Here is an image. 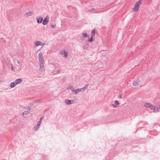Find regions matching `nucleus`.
Returning <instances> with one entry per match:
<instances>
[{
    "label": "nucleus",
    "instance_id": "nucleus-1",
    "mask_svg": "<svg viewBox=\"0 0 160 160\" xmlns=\"http://www.w3.org/2000/svg\"><path fill=\"white\" fill-rule=\"evenodd\" d=\"M143 106L146 108H149V109L153 110L154 112H158L160 108V105L158 104L154 106L152 103L149 102H146L143 104Z\"/></svg>",
    "mask_w": 160,
    "mask_h": 160
},
{
    "label": "nucleus",
    "instance_id": "nucleus-2",
    "mask_svg": "<svg viewBox=\"0 0 160 160\" xmlns=\"http://www.w3.org/2000/svg\"><path fill=\"white\" fill-rule=\"evenodd\" d=\"M142 0H139L136 2L132 8V11L134 12H137L139 11L140 6L142 3Z\"/></svg>",
    "mask_w": 160,
    "mask_h": 160
},
{
    "label": "nucleus",
    "instance_id": "nucleus-3",
    "mask_svg": "<svg viewBox=\"0 0 160 160\" xmlns=\"http://www.w3.org/2000/svg\"><path fill=\"white\" fill-rule=\"evenodd\" d=\"M88 86L87 85H86L84 86L83 88L80 89H78L76 90H73V93L76 94L77 93H79L80 92H83L86 89Z\"/></svg>",
    "mask_w": 160,
    "mask_h": 160
},
{
    "label": "nucleus",
    "instance_id": "nucleus-4",
    "mask_svg": "<svg viewBox=\"0 0 160 160\" xmlns=\"http://www.w3.org/2000/svg\"><path fill=\"white\" fill-rule=\"evenodd\" d=\"M140 83V80L139 78H138L134 80L133 82L132 85L135 86L139 85Z\"/></svg>",
    "mask_w": 160,
    "mask_h": 160
},
{
    "label": "nucleus",
    "instance_id": "nucleus-5",
    "mask_svg": "<svg viewBox=\"0 0 160 160\" xmlns=\"http://www.w3.org/2000/svg\"><path fill=\"white\" fill-rule=\"evenodd\" d=\"M38 58L39 62H44V60L43 59V54L42 52H40L38 55Z\"/></svg>",
    "mask_w": 160,
    "mask_h": 160
},
{
    "label": "nucleus",
    "instance_id": "nucleus-6",
    "mask_svg": "<svg viewBox=\"0 0 160 160\" xmlns=\"http://www.w3.org/2000/svg\"><path fill=\"white\" fill-rule=\"evenodd\" d=\"M120 104L119 102L117 100H115L112 104V106L114 108L117 107Z\"/></svg>",
    "mask_w": 160,
    "mask_h": 160
},
{
    "label": "nucleus",
    "instance_id": "nucleus-7",
    "mask_svg": "<svg viewBox=\"0 0 160 160\" xmlns=\"http://www.w3.org/2000/svg\"><path fill=\"white\" fill-rule=\"evenodd\" d=\"M49 21V17L47 16L46 18H44L43 22V25H46L48 22Z\"/></svg>",
    "mask_w": 160,
    "mask_h": 160
},
{
    "label": "nucleus",
    "instance_id": "nucleus-8",
    "mask_svg": "<svg viewBox=\"0 0 160 160\" xmlns=\"http://www.w3.org/2000/svg\"><path fill=\"white\" fill-rule=\"evenodd\" d=\"M44 44V43H43L42 42L38 41H37L35 42V45L37 46H38L39 45H42L43 46Z\"/></svg>",
    "mask_w": 160,
    "mask_h": 160
},
{
    "label": "nucleus",
    "instance_id": "nucleus-9",
    "mask_svg": "<svg viewBox=\"0 0 160 160\" xmlns=\"http://www.w3.org/2000/svg\"><path fill=\"white\" fill-rule=\"evenodd\" d=\"M42 20L43 18L41 17H38L37 18V22L38 23H41L42 22Z\"/></svg>",
    "mask_w": 160,
    "mask_h": 160
},
{
    "label": "nucleus",
    "instance_id": "nucleus-10",
    "mask_svg": "<svg viewBox=\"0 0 160 160\" xmlns=\"http://www.w3.org/2000/svg\"><path fill=\"white\" fill-rule=\"evenodd\" d=\"M40 67V69L42 71H43L44 69V62H39Z\"/></svg>",
    "mask_w": 160,
    "mask_h": 160
},
{
    "label": "nucleus",
    "instance_id": "nucleus-11",
    "mask_svg": "<svg viewBox=\"0 0 160 160\" xmlns=\"http://www.w3.org/2000/svg\"><path fill=\"white\" fill-rule=\"evenodd\" d=\"M60 53L62 54H64V56L67 58L68 57V53L67 52H65V51H62L60 52Z\"/></svg>",
    "mask_w": 160,
    "mask_h": 160
},
{
    "label": "nucleus",
    "instance_id": "nucleus-12",
    "mask_svg": "<svg viewBox=\"0 0 160 160\" xmlns=\"http://www.w3.org/2000/svg\"><path fill=\"white\" fill-rule=\"evenodd\" d=\"M22 81V80L21 79L19 78L16 79L15 81V82L17 85V84H19L21 83Z\"/></svg>",
    "mask_w": 160,
    "mask_h": 160
},
{
    "label": "nucleus",
    "instance_id": "nucleus-13",
    "mask_svg": "<svg viewBox=\"0 0 160 160\" xmlns=\"http://www.w3.org/2000/svg\"><path fill=\"white\" fill-rule=\"evenodd\" d=\"M16 85V84L15 82H14L11 83L10 86L11 88H12L15 87Z\"/></svg>",
    "mask_w": 160,
    "mask_h": 160
},
{
    "label": "nucleus",
    "instance_id": "nucleus-14",
    "mask_svg": "<svg viewBox=\"0 0 160 160\" xmlns=\"http://www.w3.org/2000/svg\"><path fill=\"white\" fill-rule=\"evenodd\" d=\"M96 31L95 29H93L92 32V36L94 37Z\"/></svg>",
    "mask_w": 160,
    "mask_h": 160
},
{
    "label": "nucleus",
    "instance_id": "nucleus-15",
    "mask_svg": "<svg viewBox=\"0 0 160 160\" xmlns=\"http://www.w3.org/2000/svg\"><path fill=\"white\" fill-rule=\"evenodd\" d=\"M94 40L93 37L92 36L91 38H89L88 41L89 42H92Z\"/></svg>",
    "mask_w": 160,
    "mask_h": 160
},
{
    "label": "nucleus",
    "instance_id": "nucleus-16",
    "mask_svg": "<svg viewBox=\"0 0 160 160\" xmlns=\"http://www.w3.org/2000/svg\"><path fill=\"white\" fill-rule=\"evenodd\" d=\"M65 103L67 104H70L71 103V101L69 100H66L65 101Z\"/></svg>",
    "mask_w": 160,
    "mask_h": 160
},
{
    "label": "nucleus",
    "instance_id": "nucleus-17",
    "mask_svg": "<svg viewBox=\"0 0 160 160\" xmlns=\"http://www.w3.org/2000/svg\"><path fill=\"white\" fill-rule=\"evenodd\" d=\"M83 36L85 38L89 37V36L87 34V33L85 32L83 33Z\"/></svg>",
    "mask_w": 160,
    "mask_h": 160
},
{
    "label": "nucleus",
    "instance_id": "nucleus-18",
    "mask_svg": "<svg viewBox=\"0 0 160 160\" xmlns=\"http://www.w3.org/2000/svg\"><path fill=\"white\" fill-rule=\"evenodd\" d=\"M29 112L28 111H25L23 112L22 113L23 115H27Z\"/></svg>",
    "mask_w": 160,
    "mask_h": 160
},
{
    "label": "nucleus",
    "instance_id": "nucleus-19",
    "mask_svg": "<svg viewBox=\"0 0 160 160\" xmlns=\"http://www.w3.org/2000/svg\"><path fill=\"white\" fill-rule=\"evenodd\" d=\"M117 98L119 99L121 98H122V94H119L118 96H117Z\"/></svg>",
    "mask_w": 160,
    "mask_h": 160
},
{
    "label": "nucleus",
    "instance_id": "nucleus-20",
    "mask_svg": "<svg viewBox=\"0 0 160 160\" xmlns=\"http://www.w3.org/2000/svg\"><path fill=\"white\" fill-rule=\"evenodd\" d=\"M39 128V126H38L37 125L34 128L36 130H37Z\"/></svg>",
    "mask_w": 160,
    "mask_h": 160
},
{
    "label": "nucleus",
    "instance_id": "nucleus-21",
    "mask_svg": "<svg viewBox=\"0 0 160 160\" xmlns=\"http://www.w3.org/2000/svg\"><path fill=\"white\" fill-rule=\"evenodd\" d=\"M56 27V25H52L51 26V27L52 28H55Z\"/></svg>",
    "mask_w": 160,
    "mask_h": 160
},
{
    "label": "nucleus",
    "instance_id": "nucleus-22",
    "mask_svg": "<svg viewBox=\"0 0 160 160\" xmlns=\"http://www.w3.org/2000/svg\"><path fill=\"white\" fill-rule=\"evenodd\" d=\"M41 122L40 121H39L38 122V123H37V125L39 127V126H40V125L41 123Z\"/></svg>",
    "mask_w": 160,
    "mask_h": 160
},
{
    "label": "nucleus",
    "instance_id": "nucleus-23",
    "mask_svg": "<svg viewBox=\"0 0 160 160\" xmlns=\"http://www.w3.org/2000/svg\"><path fill=\"white\" fill-rule=\"evenodd\" d=\"M11 67L12 70H14V68L12 66V65H11Z\"/></svg>",
    "mask_w": 160,
    "mask_h": 160
},
{
    "label": "nucleus",
    "instance_id": "nucleus-24",
    "mask_svg": "<svg viewBox=\"0 0 160 160\" xmlns=\"http://www.w3.org/2000/svg\"><path fill=\"white\" fill-rule=\"evenodd\" d=\"M43 118V117H42L40 118V120H39V121H40L41 122H42V118Z\"/></svg>",
    "mask_w": 160,
    "mask_h": 160
},
{
    "label": "nucleus",
    "instance_id": "nucleus-25",
    "mask_svg": "<svg viewBox=\"0 0 160 160\" xmlns=\"http://www.w3.org/2000/svg\"><path fill=\"white\" fill-rule=\"evenodd\" d=\"M71 89L72 91L73 92V90H74L73 89V87H71Z\"/></svg>",
    "mask_w": 160,
    "mask_h": 160
},
{
    "label": "nucleus",
    "instance_id": "nucleus-26",
    "mask_svg": "<svg viewBox=\"0 0 160 160\" xmlns=\"http://www.w3.org/2000/svg\"><path fill=\"white\" fill-rule=\"evenodd\" d=\"M18 64H19V62H18Z\"/></svg>",
    "mask_w": 160,
    "mask_h": 160
}]
</instances>
